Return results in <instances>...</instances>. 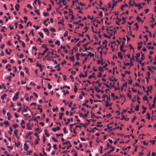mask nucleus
Masks as SVG:
<instances>
[{
  "label": "nucleus",
  "instance_id": "obj_1",
  "mask_svg": "<svg viewBox=\"0 0 156 156\" xmlns=\"http://www.w3.org/2000/svg\"><path fill=\"white\" fill-rule=\"evenodd\" d=\"M86 120L88 122V123H86V122L85 123L86 125H85V124H83V126L85 128H86V125H88L89 124H90V122H89L91 121H92L94 122H96V120H94V119H90V120H88V119H86Z\"/></svg>",
  "mask_w": 156,
  "mask_h": 156
},
{
  "label": "nucleus",
  "instance_id": "obj_2",
  "mask_svg": "<svg viewBox=\"0 0 156 156\" xmlns=\"http://www.w3.org/2000/svg\"><path fill=\"white\" fill-rule=\"evenodd\" d=\"M105 98H107V101H109L110 100V98L108 97V95L105 94H103V97H102V98H103V99L102 100V101H105Z\"/></svg>",
  "mask_w": 156,
  "mask_h": 156
},
{
  "label": "nucleus",
  "instance_id": "obj_3",
  "mask_svg": "<svg viewBox=\"0 0 156 156\" xmlns=\"http://www.w3.org/2000/svg\"><path fill=\"white\" fill-rule=\"evenodd\" d=\"M19 94V92H17L15 94V96L13 97L12 98V100L14 101H16V100L19 98L18 97V96Z\"/></svg>",
  "mask_w": 156,
  "mask_h": 156
},
{
  "label": "nucleus",
  "instance_id": "obj_4",
  "mask_svg": "<svg viewBox=\"0 0 156 156\" xmlns=\"http://www.w3.org/2000/svg\"><path fill=\"white\" fill-rule=\"evenodd\" d=\"M69 15L72 16L71 19L72 20H73L74 19V16L73 15V11L70 9H69Z\"/></svg>",
  "mask_w": 156,
  "mask_h": 156
},
{
  "label": "nucleus",
  "instance_id": "obj_5",
  "mask_svg": "<svg viewBox=\"0 0 156 156\" xmlns=\"http://www.w3.org/2000/svg\"><path fill=\"white\" fill-rule=\"evenodd\" d=\"M87 71H85L84 72V73H85L84 75L82 73H81L80 74V75H79V77L80 78H82V77H83V78H85V77H86L87 76Z\"/></svg>",
  "mask_w": 156,
  "mask_h": 156
},
{
  "label": "nucleus",
  "instance_id": "obj_6",
  "mask_svg": "<svg viewBox=\"0 0 156 156\" xmlns=\"http://www.w3.org/2000/svg\"><path fill=\"white\" fill-rule=\"evenodd\" d=\"M115 147H113L112 148V149L110 151H108L107 153H105L104 155L102 156H106V155L107 154H109L112 152L113 151H114L115 149Z\"/></svg>",
  "mask_w": 156,
  "mask_h": 156
},
{
  "label": "nucleus",
  "instance_id": "obj_7",
  "mask_svg": "<svg viewBox=\"0 0 156 156\" xmlns=\"http://www.w3.org/2000/svg\"><path fill=\"white\" fill-rule=\"evenodd\" d=\"M52 129L54 132H56L57 130H59L60 129V128L59 126H58L55 128H53Z\"/></svg>",
  "mask_w": 156,
  "mask_h": 156
},
{
  "label": "nucleus",
  "instance_id": "obj_8",
  "mask_svg": "<svg viewBox=\"0 0 156 156\" xmlns=\"http://www.w3.org/2000/svg\"><path fill=\"white\" fill-rule=\"evenodd\" d=\"M128 6V5L126 4H124L122 5L121 7H120V9L122 10L123 11V8H125V7H127Z\"/></svg>",
  "mask_w": 156,
  "mask_h": 156
},
{
  "label": "nucleus",
  "instance_id": "obj_9",
  "mask_svg": "<svg viewBox=\"0 0 156 156\" xmlns=\"http://www.w3.org/2000/svg\"><path fill=\"white\" fill-rule=\"evenodd\" d=\"M78 127H80V128H81V126H80L79 125H76L75 126V129H74L73 130V132L74 133L76 134H77V132L75 130L76 128H77Z\"/></svg>",
  "mask_w": 156,
  "mask_h": 156
},
{
  "label": "nucleus",
  "instance_id": "obj_10",
  "mask_svg": "<svg viewBox=\"0 0 156 156\" xmlns=\"http://www.w3.org/2000/svg\"><path fill=\"white\" fill-rule=\"evenodd\" d=\"M118 56L121 59H122L123 58V56L121 52L119 51L117 53Z\"/></svg>",
  "mask_w": 156,
  "mask_h": 156
},
{
  "label": "nucleus",
  "instance_id": "obj_11",
  "mask_svg": "<svg viewBox=\"0 0 156 156\" xmlns=\"http://www.w3.org/2000/svg\"><path fill=\"white\" fill-rule=\"evenodd\" d=\"M109 101H105V102L106 103L105 106L106 107H110L112 105V103H111V104H109L108 103Z\"/></svg>",
  "mask_w": 156,
  "mask_h": 156
},
{
  "label": "nucleus",
  "instance_id": "obj_12",
  "mask_svg": "<svg viewBox=\"0 0 156 156\" xmlns=\"http://www.w3.org/2000/svg\"><path fill=\"white\" fill-rule=\"evenodd\" d=\"M140 56V53L139 52L136 54V56H135L136 58V61H137L138 60V58Z\"/></svg>",
  "mask_w": 156,
  "mask_h": 156
},
{
  "label": "nucleus",
  "instance_id": "obj_13",
  "mask_svg": "<svg viewBox=\"0 0 156 156\" xmlns=\"http://www.w3.org/2000/svg\"><path fill=\"white\" fill-rule=\"evenodd\" d=\"M24 145V149L25 151H27L29 148V147L27 145V143H25Z\"/></svg>",
  "mask_w": 156,
  "mask_h": 156
},
{
  "label": "nucleus",
  "instance_id": "obj_14",
  "mask_svg": "<svg viewBox=\"0 0 156 156\" xmlns=\"http://www.w3.org/2000/svg\"><path fill=\"white\" fill-rule=\"evenodd\" d=\"M20 7V5L19 4H17L15 6V8L16 10L17 11L19 10V8Z\"/></svg>",
  "mask_w": 156,
  "mask_h": 156
},
{
  "label": "nucleus",
  "instance_id": "obj_15",
  "mask_svg": "<svg viewBox=\"0 0 156 156\" xmlns=\"http://www.w3.org/2000/svg\"><path fill=\"white\" fill-rule=\"evenodd\" d=\"M7 116H8V120H10L11 118L12 117V116L10 113L9 112H8L7 113Z\"/></svg>",
  "mask_w": 156,
  "mask_h": 156
},
{
  "label": "nucleus",
  "instance_id": "obj_16",
  "mask_svg": "<svg viewBox=\"0 0 156 156\" xmlns=\"http://www.w3.org/2000/svg\"><path fill=\"white\" fill-rule=\"evenodd\" d=\"M48 48H45V50L44 51V52L41 54L42 56H44L45 53L48 51Z\"/></svg>",
  "mask_w": 156,
  "mask_h": 156
},
{
  "label": "nucleus",
  "instance_id": "obj_17",
  "mask_svg": "<svg viewBox=\"0 0 156 156\" xmlns=\"http://www.w3.org/2000/svg\"><path fill=\"white\" fill-rule=\"evenodd\" d=\"M59 114V119L62 120V116L64 114V113H60Z\"/></svg>",
  "mask_w": 156,
  "mask_h": 156
},
{
  "label": "nucleus",
  "instance_id": "obj_18",
  "mask_svg": "<svg viewBox=\"0 0 156 156\" xmlns=\"http://www.w3.org/2000/svg\"><path fill=\"white\" fill-rule=\"evenodd\" d=\"M67 88L68 89H70V87L69 86H67V85H65L62 87H61L60 88L61 89H62L64 88Z\"/></svg>",
  "mask_w": 156,
  "mask_h": 156
},
{
  "label": "nucleus",
  "instance_id": "obj_19",
  "mask_svg": "<svg viewBox=\"0 0 156 156\" xmlns=\"http://www.w3.org/2000/svg\"><path fill=\"white\" fill-rule=\"evenodd\" d=\"M18 130L17 129H16L14 131V134L15 135V136L16 137H17L18 136Z\"/></svg>",
  "mask_w": 156,
  "mask_h": 156
},
{
  "label": "nucleus",
  "instance_id": "obj_20",
  "mask_svg": "<svg viewBox=\"0 0 156 156\" xmlns=\"http://www.w3.org/2000/svg\"><path fill=\"white\" fill-rule=\"evenodd\" d=\"M143 99L144 101H147V102L148 103V100L147 98L146 95H145L143 97Z\"/></svg>",
  "mask_w": 156,
  "mask_h": 156
},
{
  "label": "nucleus",
  "instance_id": "obj_21",
  "mask_svg": "<svg viewBox=\"0 0 156 156\" xmlns=\"http://www.w3.org/2000/svg\"><path fill=\"white\" fill-rule=\"evenodd\" d=\"M117 3V2H116L115 1H114V2H113V3L112 4V9H113L114 6L116 5Z\"/></svg>",
  "mask_w": 156,
  "mask_h": 156
},
{
  "label": "nucleus",
  "instance_id": "obj_22",
  "mask_svg": "<svg viewBox=\"0 0 156 156\" xmlns=\"http://www.w3.org/2000/svg\"><path fill=\"white\" fill-rule=\"evenodd\" d=\"M80 55L79 53H77L76 54V59L77 60H79V56Z\"/></svg>",
  "mask_w": 156,
  "mask_h": 156
},
{
  "label": "nucleus",
  "instance_id": "obj_23",
  "mask_svg": "<svg viewBox=\"0 0 156 156\" xmlns=\"http://www.w3.org/2000/svg\"><path fill=\"white\" fill-rule=\"evenodd\" d=\"M12 78V76H7L5 78V79L7 80H8L10 82L11 81V78Z\"/></svg>",
  "mask_w": 156,
  "mask_h": 156
},
{
  "label": "nucleus",
  "instance_id": "obj_24",
  "mask_svg": "<svg viewBox=\"0 0 156 156\" xmlns=\"http://www.w3.org/2000/svg\"><path fill=\"white\" fill-rule=\"evenodd\" d=\"M64 19H62L60 21H59L58 22V23L59 24H62L63 26L64 25V24L63 23Z\"/></svg>",
  "mask_w": 156,
  "mask_h": 156
},
{
  "label": "nucleus",
  "instance_id": "obj_25",
  "mask_svg": "<svg viewBox=\"0 0 156 156\" xmlns=\"http://www.w3.org/2000/svg\"><path fill=\"white\" fill-rule=\"evenodd\" d=\"M24 69L25 70V73L28 74V75H30V73L29 72L28 69V68L26 67H25Z\"/></svg>",
  "mask_w": 156,
  "mask_h": 156
},
{
  "label": "nucleus",
  "instance_id": "obj_26",
  "mask_svg": "<svg viewBox=\"0 0 156 156\" xmlns=\"http://www.w3.org/2000/svg\"><path fill=\"white\" fill-rule=\"evenodd\" d=\"M94 54L92 53L91 52H89L88 54L87 55V56H90V57H94Z\"/></svg>",
  "mask_w": 156,
  "mask_h": 156
},
{
  "label": "nucleus",
  "instance_id": "obj_27",
  "mask_svg": "<svg viewBox=\"0 0 156 156\" xmlns=\"http://www.w3.org/2000/svg\"><path fill=\"white\" fill-rule=\"evenodd\" d=\"M41 106V105H39L37 107V109L39 110H40V112L41 113H42L43 111L42 109L40 107V106Z\"/></svg>",
  "mask_w": 156,
  "mask_h": 156
},
{
  "label": "nucleus",
  "instance_id": "obj_28",
  "mask_svg": "<svg viewBox=\"0 0 156 156\" xmlns=\"http://www.w3.org/2000/svg\"><path fill=\"white\" fill-rule=\"evenodd\" d=\"M38 34L42 38H43L44 37V36L42 32H38Z\"/></svg>",
  "mask_w": 156,
  "mask_h": 156
},
{
  "label": "nucleus",
  "instance_id": "obj_29",
  "mask_svg": "<svg viewBox=\"0 0 156 156\" xmlns=\"http://www.w3.org/2000/svg\"><path fill=\"white\" fill-rule=\"evenodd\" d=\"M139 109V105H137L135 107V110L136 111H138Z\"/></svg>",
  "mask_w": 156,
  "mask_h": 156
},
{
  "label": "nucleus",
  "instance_id": "obj_30",
  "mask_svg": "<svg viewBox=\"0 0 156 156\" xmlns=\"http://www.w3.org/2000/svg\"><path fill=\"white\" fill-rule=\"evenodd\" d=\"M138 9H142L143 8V7L141 6V3H140L138 4Z\"/></svg>",
  "mask_w": 156,
  "mask_h": 156
},
{
  "label": "nucleus",
  "instance_id": "obj_31",
  "mask_svg": "<svg viewBox=\"0 0 156 156\" xmlns=\"http://www.w3.org/2000/svg\"><path fill=\"white\" fill-rule=\"evenodd\" d=\"M15 145L16 146H17V147H19L20 145V143L19 141L17 143H16V142H15Z\"/></svg>",
  "mask_w": 156,
  "mask_h": 156
},
{
  "label": "nucleus",
  "instance_id": "obj_32",
  "mask_svg": "<svg viewBox=\"0 0 156 156\" xmlns=\"http://www.w3.org/2000/svg\"><path fill=\"white\" fill-rule=\"evenodd\" d=\"M69 59L70 61H74V56H73L72 57H70L69 58Z\"/></svg>",
  "mask_w": 156,
  "mask_h": 156
},
{
  "label": "nucleus",
  "instance_id": "obj_33",
  "mask_svg": "<svg viewBox=\"0 0 156 156\" xmlns=\"http://www.w3.org/2000/svg\"><path fill=\"white\" fill-rule=\"evenodd\" d=\"M111 116H112L111 114L110 113H109L108 115H103V118H104L105 117H109Z\"/></svg>",
  "mask_w": 156,
  "mask_h": 156
},
{
  "label": "nucleus",
  "instance_id": "obj_34",
  "mask_svg": "<svg viewBox=\"0 0 156 156\" xmlns=\"http://www.w3.org/2000/svg\"><path fill=\"white\" fill-rule=\"evenodd\" d=\"M12 126L14 129H16L19 126V125L17 124H16L13 125Z\"/></svg>",
  "mask_w": 156,
  "mask_h": 156
},
{
  "label": "nucleus",
  "instance_id": "obj_35",
  "mask_svg": "<svg viewBox=\"0 0 156 156\" xmlns=\"http://www.w3.org/2000/svg\"><path fill=\"white\" fill-rule=\"evenodd\" d=\"M125 43L124 42H122V44L120 46V49H122V48L124 47V44Z\"/></svg>",
  "mask_w": 156,
  "mask_h": 156
},
{
  "label": "nucleus",
  "instance_id": "obj_36",
  "mask_svg": "<svg viewBox=\"0 0 156 156\" xmlns=\"http://www.w3.org/2000/svg\"><path fill=\"white\" fill-rule=\"evenodd\" d=\"M146 115H147L146 117L147 118L149 119H150V114L148 112H147Z\"/></svg>",
  "mask_w": 156,
  "mask_h": 156
},
{
  "label": "nucleus",
  "instance_id": "obj_37",
  "mask_svg": "<svg viewBox=\"0 0 156 156\" xmlns=\"http://www.w3.org/2000/svg\"><path fill=\"white\" fill-rule=\"evenodd\" d=\"M34 12H35L37 13L38 15H40V12H39V10L38 9H37V10H35L34 11Z\"/></svg>",
  "mask_w": 156,
  "mask_h": 156
},
{
  "label": "nucleus",
  "instance_id": "obj_38",
  "mask_svg": "<svg viewBox=\"0 0 156 156\" xmlns=\"http://www.w3.org/2000/svg\"><path fill=\"white\" fill-rule=\"evenodd\" d=\"M145 58L144 55V53H142L141 55V60H143Z\"/></svg>",
  "mask_w": 156,
  "mask_h": 156
},
{
  "label": "nucleus",
  "instance_id": "obj_39",
  "mask_svg": "<svg viewBox=\"0 0 156 156\" xmlns=\"http://www.w3.org/2000/svg\"><path fill=\"white\" fill-rule=\"evenodd\" d=\"M67 122H66L65 123V124L66 125H68L69 124V122H70V120L69 119V118H68L67 119Z\"/></svg>",
  "mask_w": 156,
  "mask_h": 156
},
{
  "label": "nucleus",
  "instance_id": "obj_40",
  "mask_svg": "<svg viewBox=\"0 0 156 156\" xmlns=\"http://www.w3.org/2000/svg\"><path fill=\"white\" fill-rule=\"evenodd\" d=\"M77 85L75 84L74 89V92L75 93H76L77 92Z\"/></svg>",
  "mask_w": 156,
  "mask_h": 156
},
{
  "label": "nucleus",
  "instance_id": "obj_41",
  "mask_svg": "<svg viewBox=\"0 0 156 156\" xmlns=\"http://www.w3.org/2000/svg\"><path fill=\"white\" fill-rule=\"evenodd\" d=\"M109 147H110L111 148H112H112H113L114 147H113L111 145H110L109 143H108L107 144V149H108Z\"/></svg>",
  "mask_w": 156,
  "mask_h": 156
},
{
  "label": "nucleus",
  "instance_id": "obj_42",
  "mask_svg": "<svg viewBox=\"0 0 156 156\" xmlns=\"http://www.w3.org/2000/svg\"><path fill=\"white\" fill-rule=\"evenodd\" d=\"M136 119V116H134L131 121L132 123H133L134 122V120H135Z\"/></svg>",
  "mask_w": 156,
  "mask_h": 156
},
{
  "label": "nucleus",
  "instance_id": "obj_43",
  "mask_svg": "<svg viewBox=\"0 0 156 156\" xmlns=\"http://www.w3.org/2000/svg\"><path fill=\"white\" fill-rule=\"evenodd\" d=\"M52 140H53V141L55 142L58 143V140H56L55 137H52Z\"/></svg>",
  "mask_w": 156,
  "mask_h": 156
},
{
  "label": "nucleus",
  "instance_id": "obj_44",
  "mask_svg": "<svg viewBox=\"0 0 156 156\" xmlns=\"http://www.w3.org/2000/svg\"><path fill=\"white\" fill-rule=\"evenodd\" d=\"M68 144H70V142L69 141H68L66 142L62 143V144L63 145H64L65 144L67 145Z\"/></svg>",
  "mask_w": 156,
  "mask_h": 156
},
{
  "label": "nucleus",
  "instance_id": "obj_45",
  "mask_svg": "<svg viewBox=\"0 0 156 156\" xmlns=\"http://www.w3.org/2000/svg\"><path fill=\"white\" fill-rule=\"evenodd\" d=\"M126 18L124 17H122V20H124V21H123V22H122V24H124L126 22Z\"/></svg>",
  "mask_w": 156,
  "mask_h": 156
},
{
  "label": "nucleus",
  "instance_id": "obj_46",
  "mask_svg": "<svg viewBox=\"0 0 156 156\" xmlns=\"http://www.w3.org/2000/svg\"><path fill=\"white\" fill-rule=\"evenodd\" d=\"M48 88L49 89H51L52 88V86L49 83H48Z\"/></svg>",
  "mask_w": 156,
  "mask_h": 156
},
{
  "label": "nucleus",
  "instance_id": "obj_47",
  "mask_svg": "<svg viewBox=\"0 0 156 156\" xmlns=\"http://www.w3.org/2000/svg\"><path fill=\"white\" fill-rule=\"evenodd\" d=\"M7 95L5 94H4L2 95L1 97V99H4L5 97H6Z\"/></svg>",
  "mask_w": 156,
  "mask_h": 156
},
{
  "label": "nucleus",
  "instance_id": "obj_48",
  "mask_svg": "<svg viewBox=\"0 0 156 156\" xmlns=\"http://www.w3.org/2000/svg\"><path fill=\"white\" fill-rule=\"evenodd\" d=\"M94 89L96 91V92L98 93H99L101 91V90H98V88L97 87H94Z\"/></svg>",
  "mask_w": 156,
  "mask_h": 156
},
{
  "label": "nucleus",
  "instance_id": "obj_49",
  "mask_svg": "<svg viewBox=\"0 0 156 156\" xmlns=\"http://www.w3.org/2000/svg\"><path fill=\"white\" fill-rule=\"evenodd\" d=\"M50 30L52 32H56L55 29L53 27H51V28H50Z\"/></svg>",
  "mask_w": 156,
  "mask_h": 156
},
{
  "label": "nucleus",
  "instance_id": "obj_50",
  "mask_svg": "<svg viewBox=\"0 0 156 156\" xmlns=\"http://www.w3.org/2000/svg\"><path fill=\"white\" fill-rule=\"evenodd\" d=\"M127 149H131L130 146H128L126 148H123L122 149V150H123V151L126 150H127Z\"/></svg>",
  "mask_w": 156,
  "mask_h": 156
},
{
  "label": "nucleus",
  "instance_id": "obj_51",
  "mask_svg": "<svg viewBox=\"0 0 156 156\" xmlns=\"http://www.w3.org/2000/svg\"><path fill=\"white\" fill-rule=\"evenodd\" d=\"M125 13H126L127 14H128L129 13V12L128 10L126 11L125 12H123L121 14H120V16H121L122 15L124 14Z\"/></svg>",
  "mask_w": 156,
  "mask_h": 156
},
{
  "label": "nucleus",
  "instance_id": "obj_52",
  "mask_svg": "<svg viewBox=\"0 0 156 156\" xmlns=\"http://www.w3.org/2000/svg\"><path fill=\"white\" fill-rule=\"evenodd\" d=\"M63 131L65 133H68L67 130H66V129L65 127H64L63 129Z\"/></svg>",
  "mask_w": 156,
  "mask_h": 156
},
{
  "label": "nucleus",
  "instance_id": "obj_53",
  "mask_svg": "<svg viewBox=\"0 0 156 156\" xmlns=\"http://www.w3.org/2000/svg\"><path fill=\"white\" fill-rule=\"evenodd\" d=\"M99 70L100 71L103 72L104 71L103 70V67H101V66H100L99 67Z\"/></svg>",
  "mask_w": 156,
  "mask_h": 156
},
{
  "label": "nucleus",
  "instance_id": "obj_54",
  "mask_svg": "<svg viewBox=\"0 0 156 156\" xmlns=\"http://www.w3.org/2000/svg\"><path fill=\"white\" fill-rule=\"evenodd\" d=\"M62 5L60 4L59 5V7L58 8H56V9L57 11L58 10H59L60 9L62 8Z\"/></svg>",
  "mask_w": 156,
  "mask_h": 156
},
{
  "label": "nucleus",
  "instance_id": "obj_55",
  "mask_svg": "<svg viewBox=\"0 0 156 156\" xmlns=\"http://www.w3.org/2000/svg\"><path fill=\"white\" fill-rule=\"evenodd\" d=\"M137 103L138 104H140V102L139 101V100H140V98L138 95H137Z\"/></svg>",
  "mask_w": 156,
  "mask_h": 156
},
{
  "label": "nucleus",
  "instance_id": "obj_56",
  "mask_svg": "<svg viewBox=\"0 0 156 156\" xmlns=\"http://www.w3.org/2000/svg\"><path fill=\"white\" fill-rule=\"evenodd\" d=\"M66 0H62V2H63V5H65L66 4Z\"/></svg>",
  "mask_w": 156,
  "mask_h": 156
},
{
  "label": "nucleus",
  "instance_id": "obj_57",
  "mask_svg": "<svg viewBox=\"0 0 156 156\" xmlns=\"http://www.w3.org/2000/svg\"><path fill=\"white\" fill-rule=\"evenodd\" d=\"M60 41H58V40H57L55 42V44H57L58 45V46H59L60 45Z\"/></svg>",
  "mask_w": 156,
  "mask_h": 156
},
{
  "label": "nucleus",
  "instance_id": "obj_58",
  "mask_svg": "<svg viewBox=\"0 0 156 156\" xmlns=\"http://www.w3.org/2000/svg\"><path fill=\"white\" fill-rule=\"evenodd\" d=\"M28 107L27 106L26 108H24L23 109V111L25 112H27L28 111Z\"/></svg>",
  "mask_w": 156,
  "mask_h": 156
},
{
  "label": "nucleus",
  "instance_id": "obj_59",
  "mask_svg": "<svg viewBox=\"0 0 156 156\" xmlns=\"http://www.w3.org/2000/svg\"><path fill=\"white\" fill-rule=\"evenodd\" d=\"M4 123H5V125H6L7 126H9V122L8 121H5L4 122Z\"/></svg>",
  "mask_w": 156,
  "mask_h": 156
},
{
  "label": "nucleus",
  "instance_id": "obj_60",
  "mask_svg": "<svg viewBox=\"0 0 156 156\" xmlns=\"http://www.w3.org/2000/svg\"><path fill=\"white\" fill-rule=\"evenodd\" d=\"M155 140H150L149 142L151 143H152L153 145H154L155 144Z\"/></svg>",
  "mask_w": 156,
  "mask_h": 156
},
{
  "label": "nucleus",
  "instance_id": "obj_61",
  "mask_svg": "<svg viewBox=\"0 0 156 156\" xmlns=\"http://www.w3.org/2000/svg\"><path fill=\"white\" fill-rule=\"evenodd\" d=\"M89 113V111H87L86 113L84 114V117H86L87 116V115H88V114Z\"/></svg>",
  "mask_w": 156,
  "mask_h": 156
},
{
  "label": "nucleus",
  "instance_id": "obj_62",
  "mask_svg": "<svg viewBox=\"0 0 156 156\" xmlns=\"http://www.w3.org/2000/svg\"><path fill=\"white\" fill-rule=\"evenodd\" d=\"M136 20H137L139 22L140 21H141V18H140L139 16H137V17H136Z\"/></svg>",
  "mask_w": 156,
  "mask_h": 156
},
{
  "label": "nucleus",
  "instance_id": "obj_63",
  "mask_svg": "<svg viewBox=\"0 0 156 156\" xmlns=\"http://www.w3.org/2000/svg\"><path fill=\"white\" fill-rule=\"evenodd\" d=\"M43 15H44V16H49V14L48 12L46 13V12H43Z\"/></svg>",
  "mask_w": 156,
  "mask_h": 156
},
{
  "label": "nucleus",
  "instance_id": "obj_64",
  "mask_svg": "<svg viewBox=\"0 0 156 156\" xmlns=\"http://www.w3.org/2000/svg\"><path fill=\"white\" fill-rule=\"evenodd\" d=\"M99 15V16H101V17H103V12L102 11H101L100 12Z\"/></svg>",
  "mask_w": 156,
  "mask_h": 156
}]
</instances>
